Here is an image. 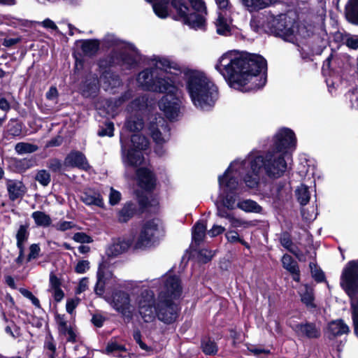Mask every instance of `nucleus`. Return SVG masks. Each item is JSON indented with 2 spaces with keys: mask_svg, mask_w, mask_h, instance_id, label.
I'll use <instances>...</instances> for the list:
<instances>
[{
  "mask_svg": "<svg viewBox=\"0 0 358 358\" xmlns=\"http://www.w3.org/2000/svg\"><path fill=\"white\" fill-rule=\"evenodd\" d=\"M155 68L141 71L137 82L143 88L160 92L167 90L176 91L170 80L183 74L187 90L194 105L203 110L213 106L218 98L217 87L202 71L181 66L176 62L162 57H155L152 60Z\"/></svg>",
  "mask_w": 358,
  "mask_h": 358,
  "instance_id": "1",
  "label": "nucleus"
},
{
  "mask_svg": "<svg viewBox=\"0 0 358 358\" xmlns=\"http://www.w3.org/2000/svg\"><path fill=\"white\" fill-rule=\"evenodd\" d=\"M266 69V61L262 56L237 51L223 54L215 65L231 87L243 92L264 87L266 78L262 73Z\"/></svg>",
  "mask_w": 358,
  "mask_h": 358,
  "instance_id": "2",
  "label": "nucleus"
},
{
  "mask_svg": "<svg viewBox=\"0 0 358 358\" xmlns=\"http://www.w3.org/2000/svg\"><path fill=\"white\" fill-rule=\"evenodd\" d=\"M289 156L283 152L271 150L265 157L252 154L245 160H237L239 166L245 172L243 180L250 188L255 187L259 182V174L262 169L272 178H280L286 171Z\"/></svg>",
  "mask_w": 358,
  "mask_h": 358,
  "instance_id": "3",
  "label": "nucleus"
},
{
  "mask_svg": "<svg viewBox=\"0 0 358 358\" xmlns=\"http://www.w3.org/2000/svg\"><path fill=\"white\" fill-rule=\"evenodd\" d=\"M138 313L144 322L150 323L158 319L164 324L176 322L179 313L178 305L175 300L155 298L154 292L144 289L136 299Z\"/></svg>",
  "mask_w": 358,
  "mask_h": 358,
  "instance_id": "4",
  "label": "nucleus"
},
{
  "mask_svg": "<svg viewBox=\"0 0 358 358\" xmlns=\"http://www.w3.org/2000/svg\"><path fill=\"white\" fill-rule=\"evenodd\" d=\"M243 178L245 172L239 166V162L234 161L225 171L223 176L218 178L220 193L217 202L229 210H233L236 206V194L234 191L238 186L237 176Z\"/></svg>",
  "mask_w": 358,
  "mask_h": 358,
  "instance_id": "5",
  "label": "nucleus"
},
{
  "mask_svg": "<svg viewBox=\"0 0 358 358\" xmlns=\"http://www.w3.org/2000/svg\"><path fill=\"white\" fill-rule=\"evenodd\" d=\"M341 285L351 298L352 316L355 333L358 336V261H352L343 268Z\"/></svg>",
  "mask_w": 358,
  "mask_h": 358,
  "instance_id": "6",
  "label": "nucleus"
},
{
  "mask_svg": "<svg viewBox=\"0 0 358 358\" xmlns=\"http://www.w3.org/2000/svg\"><path fill=\"white\" fill-rule=\"evenodd\" d=\"M141 282H135L133 288L149 289L159 287L157 296L159 299H169L177 301L182 294V287L179 278L176 275H165L160 279L150 282L148 287L141 285Z\"/></svg>",
  "mask_w": 358,
  "mask_h": 358,
  "instance_id": "7",
  "label": "nucleus"
},
{
  "mask_svg": "<svg viewBox=\"0 0 358 358\" xmlns=\"http://www.w3.org/2000/svg\"><path fill=\"white\" fill-rule=\"evenodd\" d=\"M123 162L126 165L136 166L143 162V156L141 153L148 148V140L139 134H133L131 136V145H128L129 141L124 138H120Z\"/></svg>",
  "mask_w": 358,
  "mask_h": 358,
  "instance_id": "8",
  "label": "nucleus"
},
{
  "mask_svg": "<svg viewBox=\"0 0 358 358\" xmlns=\"http://www.w3.org/2000/svg\"><path fill=\"white\" fill-rule=\"evenodd\" d=\"M262 27L266 32L288 38L294 33L293 20L286 14L276 16L268 14L262 20Z\"/></svg>",
  "mask_w": 358,
  "mask_h": 358,
  "instance_id": "9",
  "label": "nucleus"
},
{
  "mask_svg": "<svg viewBox=\"0 0 358 358\" xmlns=\"http://www.w3.org/2000/svg\"><path fill=\"white\" fill-rule=\"evenodd\" d=\"M170 83L173 84L176 87V91L171 92L167 90L166 91H160L159 92L166 93L159 102V109L164 112L165 115L169 120H175L180 114V90L179 87L182 86V81L180 76L174 77L173 80H170Z\"/></svg>",
  "mask_w": 358,
  "mask_h": 358,
  "instance_id": "10",
  "label": "nucleus"
},
{
  "mask_svg": "<svg viewBox=\"0 0 358 358\" xmlns=\"http://www.w3.org/2000/svg\"><path fill=\"white\" fill-rule=\"evenodd\" d=\"M170 83L173 84L176 87V91L171 92L167 90L166 91H160L159 92L166 93L159 102V109L164 112L165 115L169 120H175L180 114V90L179 87L182 86V81L180 76L174 77L173 80H170Z\"/></svg>",
  "mask_w": 358,
  "mask_h": 358,
  "instance_id": "11",
  "label": "nucleus"
},
{
  "mask_svg": "<svg viewBox=\"0 0 358 358\" xmlns=\"http://www.w3.org/2000/svg\"><path fill=\"white\" fill-rule=\"evenodd\" d=\"M107 301L124 320L129 322L133 319L136 307L127 292L121 290L115 291Z\"/></svg>",
  "mask_w": 358,
  "mask_h": 358,
  "instance_id": "12",
  "label": "nucleus"
},
{
  "mask_svg": "<svg viewBox=\"0 0 358 358\" xmlns=\"http://www.w3.org/2000/svg\"><path fill=\"white\" fill-rule=\"evenodd\" d=\"M172 6L176 13V19L192 28H201L205 19L203 13H190L189 8L182 0H172Z\"/></svg>",
  "mask_w": 358,
  "mask_h": 358,
  "instance_id": "13",
  "label": "nucleus"
},
{
  "mask_svg": "<svg viewBox=\"0 0 358 358\" xmlns=\"http://www.w3.org/2000/svg\"><path fill=\"white\" fill-rule=\"evenodd\" d=\"M172 6L176 13V19L192 28H201L205 19L203 13H190L189 8L182 0H172Z\"/></svg>",
  "mask_w": 358,
  "mask_h": 358,
  "instance_id": "14",
  "label": "nucleus"
},
{
  "mask_svg": "<svg viewBox=\"0 0 358 358\" xmlns=\"http://www.w3.org/2000/svg\"><path fill=\"white\" fill-rule=\"evenodd\" d=\"M161 235L159 222L148 221L142 226L140 234L135 241L134 247L138 249L150 247L158 241Z\"/></svg>",
  "mask_w": 358,
  "mask_h": 358,
  "instance_id": "15",
  "label": "nucleus"
},
{
  "mask_svg": "<svg viewBox=\"0 0 358 358\" xmlns=\"http://www.w3.org/2000/svg\"><path fill=\"white\" fill-rule=\"evenodd\" d=\"M148 99L145 96H141L133 100L127 107V110L131 116L127 121L126 127L131 131L141 130L143 127V122L140 117V113L143 111L147 107Z\"/></svg>",
  "mask_w": 358,
  "mask_h": 358,
  "instance_id": "16",
  "label": "nucleus"
},
{
  "mask_svg": "<svg viewBox=\"0 0 358 358\" xmlns=\"http://www.w3.org/2000/svg\"><path fill=\"white\" fill-rule=\"evenodd\" d=\"M296 143L294 132L289 129H280L275 136L272 150L288 155L287 150L295 147Z\"/></svg>",
  "mask_w": 358,
  "mask_h": 358,
  "instance_id": "17",
  "label": "nucleus"
},
{
  "mask_svg": "<svg viewBox=\"0 0 358 358\" xmlns=\"http://www.w3.org/2000/svg\"><path fill=\"white\" fill-rule=\"evenodd\" d=\"M134 236L131 234L113 240L107 249V255L110 257H116L126 252L133 243L134 244Z\"/></svg>",
  "mask_w": 358,
  "mask_h": 358,
  "instance_id": "18",
  "label": "nucleus"
},
{
  "mask_svg": "<svg viewBox=\"0 0 358 358\" xmlns=\"http://www.w3.org/2000/svg\"><path fill=\"white\" fill-rule=\"evenodd\" d=\"M149 130L153 141L157 145L164 143L170 136L169 129L164 120H160L156 124H151Z\"/></svg>",
  "mask_w": 358,
  "mask_h": 358,
  "instance_id": "19",
  "label": "nucleus"
},
{
  "mask_svg": "<svg viewBox=\"0 0 358 358\" xmlns=\"http://www.w3.org/2000/svg\"><path fill=\"white\" fill-rule=\"evenodd\" d=\"M79 197L80 201L87 206H94L99 208L104 206L103 196L96 189L86 188L80 192Z\"/></svg>",
  "mask_w": 358,
  "mask_h": 358,
  "instance_id": "20",
  "label": "nucleus"
},
{
  "mask_svg": "<svg viewBox=\"0 0 358 358\" xmlns=\"http://www.w3.org/2000/svg\"><path fill=\"white\" fill-rule=\"evenodd\" d=\"M56 322L58 325L59 335L62 338H66L67 342L76 343L78 336L76 330L67 324L64 316L57 315Z\"/></svg>",
  "mask_w": 358,
  "mask_h": 358,
  "instance_id": "21",
  "label": "nucleus"
},
{
  "mask_svg": "<svg viewBox=\"0 0 358 358\" xmlns=\"http://www.w3.org/2000/svg\"><path fill=\"white\" fill-rule=\"evenodd\" d=\"M64 164L66 166L77 167L85 171H87L90 168L85 156L79 151L71 152L66 157Z\"/></svg>",
  "mask_w": 358,
  "mask_h": 358,
  "instance_id": "22",
  "label": "nucleus"
},
{
  "mask_svg": "<svg viewBox=\"0 0 358 358\" xmlns=\"http://www.w3.org/2000/svg\"><path fill=\"white\" fill-rule=\"evenodd\" d=\"M137 179L139 185L145 190H152L155 187L156 178L148 169L141 168L137 170Z\"/></svg>",
  "mask_w": 358,
  "mask_h": 358,
  "instance_id": "23",
  "label": "nucleus"
},
{
  "mask_svg": "<svg viewBox=\"0 0 358 358\" xmlns=\"http://www.w3.org/2000/svg\"><path fill=\"white\" fill-rule=\"evenodd\" d=\"M294 331L301 336L308 338H316L320 336V330L313 323H301L292 327Z\"/></svg>",
  "mask_w": 358,
  "mask_h": 358,
  "instance_id": "24",
  "label": "nucleus"
},
{
  "mask_svg": "<svg viewBox=\"0 0 358 358\" xmlns=\"http://www.w3.org/2000/svg\"><path fill=\"white\" fill-rule=\"evenodd\" d=\"M350 331L349 327L342 320L331 321L328 324L327 336L333 339L337 336L347 334Z\"/></svg>",
  "mask_w": 358,
  "mask_h": 358,
  "instance_id": "25",
  "label": "nucleus"
},
{
  "mask_svg": "<svg viewBox=\"0 0 358 358\" xmlns=\"http://www.w3.org/2000/svg\"><path fill=\"white\" fill-rule=\"evenodd\" d=\"M122 47L124 48V52H122L121 57L123 64L127 65V68L135 66L139 60V57L136 50L131 45L124 44Z\"/></svg>",
  "mask_w": 358,
  "mask_h": 358,
  "instance_id": "26",
  "label": "nucleus"
},
{
  "mask_svg": "<svg viewBox=\"0 0 358 358\" xmlns=\"http://www.w3.org/2000/svg\"><path fill=\"white\" fill-rule=\"evenodd\" d=\"M230 24L231 20L229 14L226 12L224 13H218V16L215 21L217 34L224 36L228 35L231 31Z\"/></svg>",
  "mask_w": 358,
  "mask_h": 358,
  "instance_id": "27",
  "label": "nucleus"
},
{
  "mask_svg": "<svg viewBox=\"0 0 358 358\" xmlns=\"http://www.w3.org/2000/svg\"><path fill=\"white\" fill-rule=\"evenodd\" d=\"M100 83L106 90L118 87L121 84L118 76L110 71H105L103 73L100 78Z\"/></svg>",
  "mask_w": 358,
  "mask_h": 358,
  "instance_id": "28",
  "label": "nucleus"
},
{
  "mask_svg": "<svg viewBox=\"0 0 358 358\" xmlns=\"http://www.w3.org/2000/svg\"><path fill=\"white\" fill-rule=\"evenodd\" d=\"M7 189L9 197L13 201L22 197L25 192L22 182L17 180H9L7 183Z\"/></svg>",
  "mask_w": 358,
  "mask_h": 358,
  "instance_id": "29",
  "label": "nucleus"
},
{
  "mask_svg": "<svg viewBox=\"0 0 358 358\" xmlns=\"http://www.w3.org/2000/svg\"><path fill=\"white\" fill-rule=\"evenodd\" d=\"M301 301L308 308H315L313 289L308 285H302L299 290Z\"/></svg>",
  "mask_w": 358,
  "mask_h": 358,
  "instance_id": "30",
  "label": "nucleus"
},
{
  "mask_svg": "<svg viewBox=\"0 0 358 358\" xmlns=\"http://www.w3.org/2000/svg\"><path fill=\"white\" fill-rule=\"evenodd\" d=\"M347 20L352 24L358 25V0H349L345 6Z\"/></svg>",
  "mask_w": 358,
  "mask_h": 358,
  "instance_id": "31",
  "label": "nucleus"
},
{
  "mask_svg": "<svg viewBox=\"0 0 358 358\" xmlns=\"http://www.w3.org/2000/svg\"><path fill=\"white\" fill-rule=\"evenodd\" d=\"M37 226L48 227L51 224L52 220L50 217L42 211H35L31 215Z\"/></svg>",
  "mask_w": 358,
  "mask_h": 358,
  "instance_id": "32",
  "label": "nucleus"
},
{
  "mask_svg": "<svg viewBox=\"0 0 358 358\" xmlns=\"http://www.w3.org/2000/svg\"><path fill=\"white\" fill-rule=\"evenodd\" d=\"M248 8L262 9L271 5L275 0H240Z\"/></svg>",
  "mask_w": 358,
  "mask_h": 358,
  "instance_id": "33",
  "label": "nucleus"
},
{
  "mask_svg": "<svg viewBox=\"0 0 358 358\" xmlns=\"http://www.w3.org/2000/svg\"><path fill=\"white\" fill-rule=\"evenodd\" d=\"M236 206L245 212L259 213L262 210L260 206L250 199L239 201L237 203Z\"/></svg>",
  "mask_w": 358,
  "mask_h": 358,
  "instance_id": "34",
  "label": "nucleus"
},
{
  "mask_svg": "<svg viewBox=\"0 0 358 358\" xmlns=\"http://www.w3.org/2000/svg\"><path fill=\"white\" fill-rule=\"evenodd\" d=\"M106 285V276L104 270L100 266L97 271V281L94 287V292L99 296L104 293Z\"/></svg>",
  "mask_w": 358,
  "mask_h": 358,
  "instance_id": "35",
  "label": "nucleus"
},
{
  "mask_svg": "<svg viewBox=\"0 0 358 358\" xmlns=\"http://www.w3.org/2000/svg\"><path fill=\"white\" fill-rule=\"evenodd\" d=\"M206 231V224L203 222H198L196 223L192 229V238L196 243H200Z\"/></svg>",
  "mask_w": 358,
  "mask_h": 358,
  "instance_id": "36",
  "label": "nucleus"
},
{
  "mask_svg": "<svg viewBox=\"0 0 358 358\" xmlns=\"http://www.w3.org/2000/svg\"><path fill=\"white\" fill-rule=\"evenodd\" d=\"M297 200L301 205H306L310 200V192L307 186L301 185L296 189Z\"/></svg>",
  "mask_w": 358,
  "mask_h": 358,
  "instance_id": "37",
  "label": "nucleus"
},
{
  "mask_svg": "<svg viewBox=\"0 0 358 358\" xmlns=\"http://www.w3.org/2000/svg\"><path fill=\"white\" fill-rule=\"evenodd\" d=\"M28 237V226L20 225L16 234L17 246L18 248H24V244L27 241Z\"/></svg>",
  "mask_w": 358,
  "mask_h": 358,
  "instance_id": "38",
  "label": "nucleus"
},
{
  "mask_svg": "<svg viewBox=\"0 0 358 358\" xmlns=\"http://www.w3.org/2000/svg\"><path fill=\"white\" fill-rule=\"evenodd\" d=\"M135 208L131 203L125 205L119 212L118 220L121 222H126L134 214Z\"/></svg>",
  "mask_w": 358,
  "mask_h": 358,
  "instance_id": "39",
  "label": "nucleus"
},
{
  "mask_svg": "<svg viewBox=\"0 0 358 358\" xmlns=\"http://www.w3.org/2000/svg\"><path fill=\"white\" fill-rule=\"evenodd\" d=\"M99 43L96 40H85L82 42V50L87 55H93L99 49Z\"/></svg>",
  "mask_w": 358,
  "mask_h": 358,
  "instance_id": "40",
  "label": "nucleus"
},
{
  "mask_svg": "<svg viewBox=\"0 0 358 358\" xmlns=\"http://www.w3.org/2000/svg\"><path fill=\"white\" fill-rule=\"evenodd\" d=\"M281 262L283 268L288 271L289 273L296 272V268H299L296 262H295L294 259L287 254H285L282 256Z\"/></svg>",
  "mask_w": 358,
  "mask_h": 358,
  "instance_id": "41",
  "label": "nucleus"
},
{
  "mask_svg": "<svg viewBox=\"0 0 358 358\" xmlns=\"http://www.w3.org/2000/svg\"><path fill=\"white\" fill-rule=\"evenodd\" d=\"M280 244L292 254H296L295 248L296 247L292 243L291 237L288 233H282L280 237Z\"/></svg>",
  "mask_w": 358,
  "mask_h": 358,
  "instance_id": "42",
  "label": "nucleus"
},
{
  "mask_svg": "<svg viewBox=\"0 0 358 358\" xmlns=\"http://www.w3.org/2000/svg\"><path fill=\"white\" fill-rule=\"evenodd\" d=\"M343 44L348 48L352 50L358 48V35L351 34H345L342 37Z\"/></svg>",
  "mask_w": 358,
  "mask_h": 358,
  "instance_id": "43",
  "label": "nucleus"
},
{
  "mask_svg": "<svg viewBox=\"0 0 358 358\" xmlns=\"http://www.w3.org/2000/svg\"><path fill=\"white\" fill-rule=\"evenodd\" d=\"M38 147L27 143H18L15 145V150L18 154L31 153L36 151Z\"/></svg>",
  "mask_w": 358,
  "mask_h": 358,
  "instance_id": "44",
  "label": "nucleus"
},
{
  "mask_svg": "<svg viewBox=\"0 0 358 358\" xmlns=\"http://www.w3.org/2000/svg\"><path fill=\"white\" fill-rule=\"evenodd\" d=\"M106 350L108 352L113 353L114 356L118 357H125V355H123L122 353H126L125 348L120 345L117 343H108L106 348Z\"/></svg>",
  "mask_w": 358,
  "mask_h": 358,
  "instance_id": "45",
  "label": "nucleus"
},
{
  "mask_svg": "<svg viewBox=\"0 0 358 358\" xmlns=\"http://www.w3.org/2000/svg\"><path fill=\"white\" fill-rule=\"evenodd\" d=\"M35 180L41 185L47 186L50 182L51 177L50 173L45 170H40L35 176Z\"/></svg>",
  "mask_w": 358,
  "mask_h": 358,
  "instance_id": "46",
  "label": "nucleus"
},
{
  "mask_svg": "<svg viewBox=\"0 0 358 358\" xmlns=\"http://www.w3.org/2000/svg\"><path fill=\"white\" fill-rule=\"evenodd\" d=\"M22 131V127L20 123L15 120H10L7 124V132L13 136H19Z\"/></svg>",
  "mask_w": 358,
  "mask_h": 358,
  "instance_id": "47",
  "label": "nucleus"
},
{
  "mask_svg": "<svg viewBox=\"0 0 358 358\" xmlns=\"http://www.w3.org/2000/svg\"><path fill=\"white\" fill-rule=\"evenodd\" d=\"M229 222L232 227L238 228V227H243L248 228L253 226V224L250 221H245L240 218H236L231 215L229 219Z\"/></svg>",
  "mask_w": 358,
  "mask_h": 358,
  "instance_id": "48",
  "label": "nucleus"
},
{
  "mask_svg": "<svg viewBox=\"0 0 358 358\" xmlns=\"http://www.w3.org/2000/svg\"><path fill=\"white\" fill-rule=\"evenodd\" d=\"M202 349L205 354L209 355H214L217 351V348L215 343L210 340H206L203 341Z\"/></svg>",
  "mask_w": 358,
  "mask_h": 358,
  "instance_id": "49",
  "label": "nucleus"
},
{
  "mask_svg": "<svg viewBox=\"0 0 358 358\" xmlns=\"http://www.w3.org/2000/svg\"><path fill=\"white\" fill-rule=\"evenodd\" d=\"M73 240L80 243H90L93 241L91 236L83 232H77L73 236Z\"/></svg>",
  "mask_w": 358,
  "mask_h": 358,
  "instance_id": "50",
  "label": "nucleus"
},
{
  "mask_svg": "<svg viewBox=\"0 0 358 358\" xmlns=\"http://www.w3.org/2000/svg\"><path fill=\"white\" fill-rule=\"evenodd\" d=\"M86 348L82 343L76 344L71 352V355L74 358H83L85 355Z\"/></svg>",
  "mask_w": 358,
  "mask_h": 358,
  "instance_id": "51",
  "label": "nucleus"
},
{
  "mask_svg": "<svg viewBox=\"0 0 358 358\" xmlns=\"http://www.w3.org/2000/svg\"><path fill=\"white\" fill-rule=\"evenodd\" d=\"M20 292L27 299H29L34 306L40 308L41 304L39 300L28 289L21 288Z\"/></svg>",
  "mask_w": 358,
  "mask_h": 358,
  "instance_id": "52",
  "label": "nucleus"
},
{
  "mask_svg": "<svg viewBox=\"0 0 358 358\" xmlns=\"http://www.w3.org/2000/svg\"><path fill=\"white\" fill-rule=\"evenodd\" d=\"M44 348L50 352L49 355L55 356L56 345L54 342L53 337L50 334L46 336L44 344Z\"/></svg>",
  "mask_w": 358,
  "mask_h": 358,
  "instance_id": "53",
  "label": "nucleus"
},
{
  "mask_svg": "<svg viewBox=\"0 0 358 358\" xmlns=\"http://www.w3.org/2000/svg\"><path fill=\"white\" fill-rule=\"evenodd\" d=\"M113 131H114V125H113V122H107L106 124H105V127L104 128H102L101 129L99 132H98V134L99 136H108L109 137H111L113 136Z\"/></svg>",
  "mask_w": 358,
  "mask_h": 358,
  "instance_id": "54",
  "label": "nucleus"
},
{
  "mask_svg": "<svg viewBox=\"0 0 358 358\" xmlns=\"http://www.w3.org/2000/svg\"><path fill=\"white\" fill-rule=\"evenodd\" d=\"M90 269V262L87 260L79 261L75 266V271L77 273H85Z\"/></svg>",
  "mask_w": 358,
  "mask_h": 358,
  "instance_id": "55",
  "label": "nucleus"
},
{
  "mask_svg": "<svg viewBox=\"0 0 358 358\" xmlns=\"http://www.w3.org/2000/svg\"><path fill=\"white\" fill-rule=\"evenodd\" d=\"M214 253L207 249H201L199 252V259L201 262L206 263L213 257Z\"/></svg>",
  "mask_w": 358,
  "mask_h": 358,
  "instance_id": "56",
  "label": "nucleus"
},
{
  "mask_svg": "<svg viewBox=\"0 0 358 358\" xmlns=\"http://www.w3.org/2000/svg\"><path fill=\"white\" fill-rule=\"evenodd\" d=\"M309 266L313 277L318 282L322 281L324 278L323 273L317 268L316 265L314 263H310Z\"/></svg>",
  "mask_w": 358,
  "mask_h": 358,
  "instance_id": "57",
  "label": "nucleus"
},
{
  "mask_svg": "<svg viewBox=\"0 0 358 358\" xmlns=\"http://www.w3.org/2000/svg\"><path fill=\"white\" fill-rule=\"evenodd\" d=\"M194 10L198 13H206V6L203 0H189Z\"/></svg>",
  "mask_w": 358,
  "mask_h": 358,
  "instance_id": "58",
  "label": "nucleus"
},
{
  "mask_svg": "<svg viewBox=\"0 0 358 358\" xmlns=\"http://www.w3.org/2000/svg\"><path fill=\"white\" fill-rule=\"evenodd\" d=\"M121 199V194L120 192L114 189L113 187L110 188V192L109 194V203L114 206L116 205Z\"/></svg>",
  "mask_w": 358,
  "mask_h": 358,
  "instance_id": "59",
  "label": "nucleus"
},
{
  "mask_svg": "<svg viewBox=\"0 0 358 358\" xmlns=\"http://www.w3.org/2000/svg\"><path fill=\"white\" fill-rule=\"evenodd\" d=\"M41 251L40 247L37 244H32L29 247V254L27 257V261L30 262L31 259H36L38 257Z\"/></svg>",
  "mask_w": 358,
  "mask_h": 358,
  "instance_id": "60",
  "label": "nucleus"
},
{
  "mask_svg": "<svg viewBox=\"0 0 358 358\" xmlns=\"http://www.w3.org/2000/svg\"><path fill=\"white\" fill-rule=\"evenodd\" d=\"M75 227V224L72 222L68 221H60L59 222L55 227L57 230L64 231L71 229Z\"/></svg>",
  "mask_w": 358,
  "mask_h": 358,
  "instance_id": "61",
  "label": "nucleus"
},
{
  "mask_svg": "<svg viewBox=\"0 0 358 358\" xmlns=\"http://www.w3.org/2000/svg\"><path fill=\"white\" fill-rule=\"evenodd\" d=\"M62 166V162L57 159H52L48 162V167L54 172L60 171Z\"/></svg>",
  "mask_w": 358,
  "mask_h": 358,
  "instance_id": "62",
  "label": "nucleus"
},
{
  "mask_svg": "<svg viewBox=\"0 0 358 358\" xmlns=\"http://www.w3.org/2000/svg\"><path fill=\"white\" fill-rule=\"evenodd\" d=\"M217 205V215L220 217H224L229 220L230 217H231V214H230L227 210L224 209L225 207H223L220 205V203L216 202Z\"/></svg>",
  "mask_w": 358,
  "mask_h": 358,
  "instance_id": "63",
  "label": "nucleus"
},
{
  "mask_svg": "<svg viewBox=\"0 0 358 358\" xmlns=\"http://www.w3.org/2000/svg\"><path fill=\"white\" fill-rule=\"evenodd\" d=\"M79 302H80V299L78 298L71 299L68 300L66 302V311L69 313L72 314L74 309L78 305Z\"/></svg>",
  "mask_w": 358,
  "mask_h": 358,
  "instance_id": "64",
  "label": "nucleus"
}]
</instances>
